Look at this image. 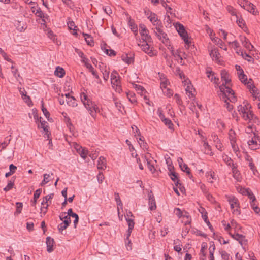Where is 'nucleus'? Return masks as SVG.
Returning <instances> with one entry per match:
<instances>
[{
	"label": "nucleus",
	"instance_id": "obj_1",
	"mask_svg": "<svg viewBox=\"0 0 260 260\" xmlns=\"http://www.w3.org/2000/svg\"><path fill=\"white\" fill-rule=\"evenodd\" d=\"M243 104V105H240L238 106V111L240 114H242V117L246 121L258 124L259 121L257 117L253 114L252 111H251V105L247 101H244Z\"/></svg>",
	"mask_w": 260,
	"mask_h": 260
},
{
	"label": "nucleus",
	"instance_id": "obj_2",
	"mask_svg": "<svg viewBox=\"0 0 260 260\" xmlns=\"http://www.w3.org/2000/svg\"><path fill=\"white\" fill-rule=\"evenodd\" d=\"M219 89L221 92V99H228L232 103H235L237 101L234 91L228 86H226V85H220Z\"/></svg>",
	"mask_w": 260,
	"mask_h": 260
},
{
	"label": "nucleus",
	"instance_id": "obj_3",
	"mask_svg": "<svg viewBox=\"0 0 260 260\" xmlns=\"http://www.w3.org/2000/svg\"><path fill=\"white\" fill-rule=\"evenodd\" d=\"M219 89L221 92V99H228L232 103H235L237 101L234 91L228 86H226V85H220Z\"/></svg>",
	"mask_w": 260,
	"mask_h": 260
},
{
	"label": "nucleus",
	"instance_id": "obj_4",
	"mask_svg": "<svg viewBox=\"0 0 260 260\" xmlns=\"http://www.w3.org/2000/svg\"><path fill=\"white\" fill-rule=\"evenodd\" d=\"M83 103L91 116L95 118L96 116V113L100 112L98 106L89 99H87L86 101H84Z\"/></svg>",
	"mask_w": 260,
	"mask_h": 260
},
{
	"label": "nucleus",
	"instance_id": "obj_5",
	"mask_svg": "<svg viewBox=\"0 0 260 260\" xmlns=\"http://www.w3.org/2000/svg\"><path fill=\"white\" fill-rule=\"evenodd\" d=\"M175 26L177 32L183 40L185 44L189 46L191 44V41L188 39V35L185 29L184 26L179 22L176 23Z\"/></svg>",
	"mask_w": 260,
	"mask_h": 260
},
{
	"label": "nucleus",
	"instance_id": "obj_6",
	"mask_svg": "<svg viewBox=\"0 0 260 260\" xmlns=\"http://www.w3.org/2000/svg\"><path fill=\"white\" fill-rule=\"evenodd\" d=\"M229 234L234 239L238 241L242 247L247 245V240L246 239L244 235L238 233L232 234L231 233H229Z\"/></svg>",
	"mask_w": 260,
	"mask_h": 260
},
{
	"label": "nucleus",
	"instance_id": "obj_7",
	"mask_svg": "<svg viewBox=\"0 0 260 260\" xmlns=\"http://www.w3.org/2000/svg\"><path fill=\"white\" fill-rule=\"evenodd\" d=\"M149 40H144L143 38V42L142 44H139V46H141L142 50L144 51L145 53L148 54L150 56H152L154 55L152 50L150 49V46L148 44L147 42L149 41Z\"/></svg>",
	"mask_w": 260,
	"mask_h": 260
},
{
	"label": "nucleus",
	"instance_id": "obj_8",
	"mask_svg": "<svg viewBox=\"0 0 260 260\" xmlns=\"http://www.w3.org/2000/svg\"><path fill=\"white\" fill-rule=\"evenodd\" d=\"M256 139H257V138H254L253 136L251 139L248 141V144L250 149L256 150L259 148V143H258Z\"/></svg>",
	"mask_w": 260,
	"mask_h": 260
},
{
	"label": "nucleus",
	"instance_id": "obj_9",
	"mask_svg": "<svg viewBox=\"0 0 260 260\" xmlns=\"http://www.w3.org/2000/svg\"><path fill=\"white\" fill-rule=\"evenodd\" d=\"M221 79L222 82L221 85H226L231 81V79L229 78V74L226 71L222 70L221 72Z\"/></svg>",
	"mask_w": 260,
	"mask_h": 260
},
{
	"label": "nucleus",
	"instance_id": "obj_10",
	"mask_svg": "<svg viewBox=\"0 0 260 260\" xmlns=\"http://www.w3.org/2000/svg\"><path fill=\"white\" fill-rule=\"evenodd\" d=\"M47 250L49 253L53 251V246L54 244V240L50 237H47L46 238Z\"/></svg>",
	"mask_w": 260,
	"mask_h": 260
},
{
	"label": "nucleus",
	"instance_id": "obj_11",
	"mask_svg": "<svg viewBox=\"0 0 260 260\" xmlns=\"http://www.w3.org/2000/svg\"><path fill=\"white\" fill-rule=\"evenodd\" d=\"M240 40L242 45L249 50H251L253 48V46L251 44L250 41L245 36L241 37Z\"/></svg>",
	"mask_w": 260,
	"mask_h": 260
},
{
	"label": "nucleus",
	"instance_id": "obj_12",
	"mask_svg": "<svg viewBox=\"0 0 260 260\" xmlns=\"http://www.w3.org/2000/svg\"><path fill=\"white\" fill-rule=\"evenodd\" d=\"M119 76L118 74L116 71H113L111 74V84L115 86V85H117V84H119L120 82L119 81Z\"/></svg>",
	"mask_w": 260,
	"mask_h": 260
},
{
	"label": "nucleus",
	"instance_id": "obj_13",
	"mask_svg": "<svg viewBox=\"0 0 260 260\" xmlns=\"http://www.w3.org/2000/svg\"><path fill=\"white\" fill-rule=\"evenodd\" d=\"M75 148L80 156L85 159L87 154V150L79 145H76Z\"/></svg>",
	"mask_w": 260,
	"mask_h": 260
},
{
	"label": "nucleus",
	"instance_id": "obj_14",
	"mask_svg": "<svg viewBox=\"0 0 260 260\" xmlns=\"http://www.w3.org/2000/svg\"><path fill=\"white\" fill-rule=\"evenodd\" d=\"M242 7L246 10L248 12L255 14V6L251 3L246 2L243 6L240 5Z\"/></svg>",
	"mask_w": 260,
	"mask_h": 260
},
{
	"label": "nucleus",
	"instance_id": "obj_15",
	"mask_svg": "<svg viewBox=\"0 0 260 260\" xmlns=\"http://www.w3.org/2000/svg\"><path fill=\"white\" fill-rule=\"evenodd\" d=\"M97 167L98 169L104 170L106 168V160L103 156H100L99 158Z\"/></svg>",
	"mask_w": 260,
	"mask_h": 260
},
{
	"label": "nucleus",
	"instance_id": "obj_16",
	"mask_svg": "<svg viewBox=\"0 0 260 260\" xmlns=\"http://www.w3.org/2000/svg\"><path fill=\"white\" fill-rule=\"evenodd\" d=\"M245 159L247 162H248V166L253 173H254L255 171H257L256 168L255 167L254 164L253 162V159L251 157L246 154L245 156Z\"/></svg>",
	"mask_w": 260,
	"mask_h": 260
},
{
	"label": "nucleus",
	"instance_id": "obj_17",
	"mask_svg": "<svg viewBox=\"0 0 260 260\" xmlns=\"http://www.w3.org/2000/svg\"><path fill=\"white\" fill-rule=\"evenodd\" d=\"M148 19H149L154 26L156 25V23L158 24L159 23H161V21L158 19L157 15L154 13H151V15L148 16Z\"/></svg>",
	"mask_w": 260,
	"mask_h": 260
},
{
	"label": "nucleus",
	"instance_id": "obj_18",
	"mask_svg": "<svg viewBox=\"0 0 260 260\" xmlns=\"http://www.w3.org/2000/svg\"><path fill=\"white\" fill-rule=\"evenodd\" d=\"M67 215L70 217H72L73 218H76V221L75 222H74V228H76L77 227V225L78 223V221H79V216L78 215L75 213H74L73 212V210H72V208H70L68 209V212H67Z\"/></svg>",
	"mask_w": 260,
	"mask_h": 260
},
{
	"label": "nucleus",
	"instance_id": "obj_19",
	"mask_svg": "<svg viewBox=\"0 0 260 260\" xmlns=\"http://www.w3.org/2000/svg\"><path fill=\"white\" fill-rule=\"evenodd\" d=\"M156 36L163 43H167L169 40L167 34L164 32L162 29L160 30V32L157 33Z\"/></svg>",
	"mask_w": 260,
	"mask_h": 260
},
{
	"label": "nucleus",
	"instance_id": "obj_20",
	"mask_svg": "<svg viewBox=\"0 0 260 260\" xmlns=\"http://www.w3.org/2000/svg\"><path fill=\"white\" fill-rule=\"evenodd\" d=\"M149 205L150 210H154L156 208L154 197L153 194L149 195Z\"/></svg>",
	"mask_w": 260,
	"mask_h": 260
},
{
	"label": "nucleus",
	"instance_id": "obj_21",
	"mask_svg": "<svg viewBox=\"0 0 260 260\" xmlns=\"http://www.w3.org/2000/svg\"><path fill=\"white\" fill-rule=\"evenodd\" d=\"M178 162L179 164V167L183 171L185 172L188 175L190 174V169L187 166V165L185 164H183V160L181 158H179Z\"/></svg>",
	"mask_w": 260,
	"mask_h": 260
},
{
	"label": "nucleus",
	"instance_id": "obj_22",
	"mask_svg": "<svg viewBox=\"0 0 260 260\" xmlns=\"http://www.w3.org/2000/svg\"><path fill=\"white\" fill-rule=\"evenodd\" d=\"M129 213L131 214V217H127L129 215L127 214L126 216H125V218L128 225V229H129V230H133L135 225V222L134 221V217L131 212H129Z\"/></svg>",
	"mask_w": 260,
	"mask_h": 260
},
{
	"label": "nucleus",
	"instance_id": "obj_23",
	"mask_svg": "<svg viewBox=\"0 0 260 260\" xmlns=\"http://www.w3.org/2000/svg\"><path fill=\"white\" fill-rule=\"evenodd\" d=\"M232 170L233 177L238 181H240L241 179V174L235 165L232 167Z\"/></svg>",
	"mask_w": 260,
	"mask_h": 260
},
{
	"label": "nucleus",
	"instance_id": "obj_24",
	"mask_svg": "<svg viewBox=\"0 0 260 260\" xmlns=\"http://www.w3.org/2000/svg\"><path fill=\"white\" fill-rule=\"evenodd\" d=\"M210 55L215 61H217L219 59L220 54L218 49L216 48L212 49L210 52Z\"/></svg>",
	"mask_w": 260,
	"mask_h": 260
},
{
	"label": "nucleus",
	"instance_id": "obj_25",
	"mask_svg": "<svg viewBox=\"0 0 260 260\" xmlns=\"http://www.w3.org/2000/svg\"><path fill=\"white\" fill-rule=\"evenodd\" d=\"M54 74L59 78H62L65 75V71L62 68L58 66L56 68Z\"/></svg>",
	"mask_w": 260,
	"mask_h": 260
},
{
	"label": "nucleus",
	"instance_id": "obj_26",
	"mask_svg": "<svg viewBox=\"0 0 260 260\" xmlns=\"http://www.w3.org/2000/svg\"><path fill=\"white\" fill-rule=\"evenodd\" d=\"M248 86L253 95L256 99L259 98L260 94L257 92V90L255 87L252 84H248Z\"/></svg>",
	"mask_w": 260,
	"mask_h": 260
},
{
	"label": "nucleus",
	"instance_id": "obj_27",
	"mask_svg": "<svg viewBox=\"0 0 260 260\" xmlns=\"http://www.w3.org/2000/svg\"><path fill=\"white\" fill-rule=\"evenodd\" d=\"M228 201L232 209H234L235 207H239V204L238 203V200L237 198L235 197H232L230 198Z\"/></svg>",
	"mask_w": 260,
	"mask_h": 260
},
{
	"label": "nucleus",
	"instance_id": "obj_28",
	"mask_svg": "<svg viewBox=\"0 0 260 260\" xmlns=\"http://www.w3.org/2000/svg\"><path fill=\"white\" fill-rule=\"evenodd\" d=\"M243 193L248 196V198L251 200V201H255L256 198L254 196L253 192L249 188H246L244 189Z\"/></svg>",
	"mask_w": 260,
	"mask_h": 260
},
{
	"label": "nucleus",
	"instance_id": "obj_29",
	"mask_svg": "<svg viewBox=\"0 0 260 260\" xmlns=\"http://www.w3.org/2000/svg\"><path fill=\"white\" fill-rule=\"evenodd\" d=\"M66 102L70 106L74 107L77 106V101L75 98L73 96H72L71 98H68V99L66 100Z\"/></svg>",
	"mask_w": 260,
	"mask_h": 260
},
{
	"label": "nucleus",
	"instance_id": "obj_30",
	"mask_svg": "<svg viewBox=\"0 0 260 260\" xmlns=\"http://www.w3.org/2000/svg\"><path fill=\"white\" fill-rule=\"evenodd\" d=\"M15 178L13 177L10 181L7 184V185L4 188V190L6 192L9 191L11 189L13 188L14 185V181Z\"/></svg>",
	"mask_w": 260,
	"mask_h": 260
},
{
	"label": "nucleus",
	"instance_id": "obj_31",
	"mask_svg": "<svg viewBox=\"0 0 260 260\" xmlns=\"http://www.w3.org/2000/svg\"><path fill=\"white\" fill-rule=\"evenodd\" d=\"M148 30L146 27H144V29H142L140 31V34L142 36V39L143 38L144 40H150L151 39V36L148 34Z\"/></svg>",
	"mask_w": 260,
	"mask_h": 260
},
{
	"label": "nucleus",
	"instance_id": "obj_32",
	"mask_svg": "<svg viewBox=\"0 0 260 260\" xmlns=\"http://www.w3.org/2000/svg\"><path fill=\"white\" fill-rule=\"evenodd\" d=\"M222 159L229 166L232 167L235 165L233 162L232 159L227 155L223 154L222 155Z\"/></svg>",
	"mask_w": 260,
	"mask_h": 260
},
{
	"label": "nucleus",
	"instance_id": "obj_33",
	"mask_svg": "<svg viewBox=\"0 0 260 260\" xmlns=\"http://www.w3.org/2000/svg\"><path fill=\"white\" fill-rule=\"evenodd\" d=\"M101 71L103 74V79L107 81L109 78V71L105 66L101 67Z\"/></svg>",
	"mask_w": 260,
	"mask_h": 260
},
{
	"label": "nucleus",
	"instance_id": "obj_34",
	"mask_svg": "<svg viewBox=\"0 0 260 260\" xmlns=\"http://www.w3.org/2000/svg\"><path fill=\"white\" fill-rule=\"evenodd\" d=\"M144 158L147 161V167L149 170L151 172L152 174H154L156 171L154 164H152L151 160L147 159L146 156H144Z\"/></svg>",
	"mask_w": 260,
	"mask_h": 260
},
{
	"label": "nucleus",
	"instance_id": "obj_35",
	"mask_svg": "<svg viewBox=\"0 0 260 260\" xmlns=\"http://www.w3.org/2000/svg\"><path fill=\"white\" fill-rule=\"evenodd\" d=\"M41 192H42V189H41V188H39L35 191L34 194V201L31 204V205L32 206H35L36 202H37V200L39 198L40 194L41 193Z\"/></svg>",
	"mask_w": 260,
	"mask_h": 260
},
{
	"label": "nucleus",
	"instance_id": "obj_36",
	"mask_svg": "<svg viewBox=\"0 0 260 260\" xmlns=\"http://www.w3.org/2000/svg\"><path fill=\"white\" fill-rule=\"evenodd\" d=\"M238 73L239 74V80L242 83H244L245 84H246L247 83V78L246 75L244 74L243 70H241V73ZM247 84H249L250 82H247Z\"/></svg>",
	"mask_w": 260,
	"mask_h": 260
},
{
	"label": "nucleus",
	"instance_id": "obj_37",
	"mask_svg": "<svg viewBox=\"0 0 260 260\" xmlns=\"http://www.w3.org/2000/svg\"><path fill=\"white\" fill-rule=\"evenodd\" d=\"M229 138L230 140V142L234 143L237 141L236 133L235 131L232 129H230L229 132Z\"/></svg>",
	"mask_w": 260,
	"mask_h": 260
},
{
	"label": "nucleus",
	"instance_id": "obj_38",
	"mask_svg": "<svg viewBox=\"0 0 260 260\" xmlns=\"http://www.w3.org/2000/svg\"><path fill=\"white\" fill-rule=\"evenodd\" d=\"M203 147L205 149L204 153L205 154L212 155L211 147L206 141H204Z\"/></svg>",
	"mask_w": 260,
	"mask_h": 260
},
{
	"label": "nucleus",
	"instance_id": "obj_39",
	"mask_svg": "<svg viewBox=\"0 0 260 260\" xmlns=\"http://www.w3.org/2000/svg\"><path fill=\"white\" fill-rule=\"evenodd\" d=\"M127 96L131 103L135 104L137 103L136 95L134 92H129L127 93Z\"/></svg>",
	"mask_w": 260,
	"mask_h": 260
},
{
	"label": "nucleus",
	"instance_id": "obj_40",
	"mask_svg": "<svg viewBox=\"0 0 260 260\" xmlns=\"http://www.w3.org/2000/svg\"><path fill=\"white\" fill-rule=\"evenodd\" d=\"M83 36L84 37L85 40H86L88 45H89L90 46L93 45V41L92 38L90 35L85 33H83Z\"/></svg>",
	"mask_w": 260,
	"mask_h": 260
},
{
	"label": "nucleus",
	"instance_id": "obj_41",
	"mask_svg": "<svg viewBox=\"0 0 260 260\" xmlns=\"http://www.w3.org/2000/svg\"><path fill=\"white\" fill-rule=\"evenodd\" d=\"M11 140V136H7L5 138V139L4 141V142L0 144V145L2 146V150H3L6 148V147L10 143Z\"/></svg>",
	"mask_w": 260,
	"mask_h": 260
},
{
	"label": "nucleus",
	"instance_id": "obj_42",
	"mask_svg": "<svg viewBox=\"0 0 260 260\" xmlns=\"http://www.w3.org/2000/svg\"><path fill=\"white\" fill-rule=\"evenodd\" d=\"M215 247L214 244L213 243L212 245H210L209 250V260H214V252Z\"/></svg>",
	"mask_w": 260,
	"mask_h": 260
},
{
	"label": "nucleus",
	"instance_id": "obj_43",
	"mask_svg": "<svg viewBox=\"0 0 260 260\" xmlns=\"http://www.w3.org/2000/svg\"><path fill=\"white\" fill-rule=\"evenodd\" d=\"M43 176H44V179L43 180V181L40 183V185L41 186H43L45 184H46L47 183H48L49 182V181L51 180V179L50 178V177H51L50 174H44Z\"/></svg>",
	"mask_w": 260,
	"mask_h": 260
},
{
	"label": "nucleus",
	"instance_id": "obj_44",
	"mask_svg": "<svg viewBox=\"0 0 260 260\" xmlns=\"http://www.w3.org/2000/svg\"><path fill=\"white\" fill-rule=\"evenodd\" d=\"M208 176H210V177L208 178V181L211 183H213V180H216V177L215 176V173L214 172L212 171H210L208 172L207 173Z\"/></svg>",
	"mask_w": 260,
	"mask_h": 260
},
{
	"label": "nucleus",
	"instance_id": "obj_45",
	"mask_svg": "<svg viewBox=\"0 0 260 260\" xmlns=\"http://www.w3.org/2000/svg\"><path fill=\"white\" fill-rule=\"evenodd\" d=\"M164 124L168 126V127L170 129H173L174 125L171 121V120L169 118L164 119V120L162 121Z\"/></svg>",
	"mask_w": 260,
	"mask_h": 260
},
{
	"label": "nucleus",
	"instance_id": "obj_46",
	"mask_svg": "<svg viewBox=\"0 0 260 260\" xmlns=\"http://www.w3.org/2000/svg\"><path fill=\"white\" fill-rule=\"evenodd\" d=\"M202 213V218L204 219V221L207 223V224L209 226V229L211 231H213V228L211 224L209 222V220L208 219L207 213L205 212V213L204 214L203 213Z\"/></svg>",
	"mask_w": 260,
	"mask_h": 260
},
{
	"label": "nucleus",
	"instance_id": "obj_47",
	"mask_svg": "<svg viewBox=\"0 0 260 260\" xmlns=\"http://www.w3.org/2000/svg\"><path fill=\"white\" fill-rule=\"evenodd\" d=\"M87 68L89 69V71L92 73V74L96 78L99 79V76L98 75L96 71L94 70V68L90 64H88L87 65Z\"/></svg>",
	"mask_w": 260,
	"mask_h": 260
},
{
	"label": "nucleus",
	"instance_id": "obj_48",
	"mask_svg": "<svg viewBox=\"0 0 260 260\" xmlns=\"http://www.w3.org/2000/svg\"><path fill=\"white\" fill-rule=\"evenodd\" d=\"M122 59L123 61L128 64H129L133 61V58L132 57L128 56L127 54H125L122 56Z\"/></svg>",
	"mask_w": 260,
	"mask_h": 260
},
{
	"label": "nucleus",
	"instance_id": "obj_49",
	"mask_svg": "<svg viewBox=\"0 0 260 260\" xmlns=\"http://www.w3.org/2000/svg\"><path fill=\"white\" fill-rule=\"evenodd\" d=\"M155 26V28L153 29L154 32L155 34V35L160 32V30L162 29L163 25L162 24V23H159L158 24L157 23L156 24V25Z\"/></svg>",
	"mask_w": 260,
	"mask_h": 260
},
{
	"label": "nucleus",
	"instance_id": "obj_50",
	"mask_svg": "<svg viewBox=\"0 0 260 260\" xmlns=\"http://www.w3.org/2000/svg\"><path fill=\"white\" fill-rule=\"evenodd\" d=\"M53 194H50L49 195L46 196L43 198V201L41 203L42 205H44L47 204V202L50 199H52L53 197Z\"/></svg>",
	"mask_w": 260,
	"mask_h": 260
},
{
	"label": "nucleus",
	"instance_id": "obj_51",
	"mask_svg": "<svg viewBox=\"0 0 260 260\" xmlns=\"http://www.w3.org/2000/svg\"><path fill=\"white\" fill-rule=\"evenodd\" d=\"M255 201H251L250 205L253 210L256 214H258L260 212V208L255 205Z\"/></svg>",
	"mask_w": 260,
	"mask_h": 260
},
{
	"label": "nucleus",
	"instance_id": "obj_52",
	"mask_svg": "<svg viewBox=\"0 0 260 260\" xmlns=\"http://www.w3.org/2000/svg\"><path fill=\"white\" fill-rule=\"evenodd\" d=\"M206 74L208 78L211 80V81L213 82L214 81V76H216L215 74L212 71L207 70Z\"/></svg>",
	"mask_w": 260,
	"mask_h": 260
},
{
	"label": "nucleus",
	"instance_id": "obj_53",
	"mask_svg": "<svg viewBox=\"0 0 260 260\" xmlns=\"http://www.w3.org/2000/svg\"><path fill=\"white\" fill-rule=\"evenodd\" d=\"M16 211L15 213L16 214H19L21 212V210L23 207V204L21 202H17L16 204Z\"/></svg>",
	"mask_w": 260,
	"mask_h": 260
},
{
	"label": "nucleus",
	"instance_id": "obj_54",
	"mask_svg": "<svg viewBox=\"0 0 260 260\" xmlns=\"http://www.w3.org/2000/svg\"><path fill=\"white\" fill-rule=\"evenodd\" d=\"M42 103V105H41V109H42V111L44 115V116L47 118H48L49 117V116H50V113L48 111V110H47V109L46 108L44 107V103H43V101H42L41 102Z\"/></svg>",
	"mask_w": 260,
	"mask_h": 260
},
{
	"label": "nucleus",
	"instance_id": "obj_55",
	"mask_svg": "<svg viewBox=\"0 0 260 260\" xmlns=\"http://www.w3.org/2000/svg\"><path fill=\"white\" fill-rule=\"evenodd\" d=\"M215 42L217 43V45H218L221 48L223 49L225 51L228 50L227 47H223L224 43L220 39L217 38V39L215 40Z\"/></svg>",
	"mask_w": 260,
	"mask_h": 260
},
{
	"label": "nucleus",
	"instance_id": "obj_56",
	"mask_svg": "<svg viewBox=\"0 0 260 260\" xmlns=\"http://www.w3.org/2000/svg\"><path fill=\"white\" fill-rule=\"evenodd\" d=\"M236 22L239 27L242 28L245 25V21L241 17H239L238 16L236 17Z\"/></svg>",
	"mask_w": 260,
	"mask_h": 260
},
{
	"label": "nucleus",
	"instance_id": "obj_57",
	"mask_svg": "<svg viewBox=\"0 0 260 260\" xmlns=\"http://www.w3.org/2000/svg\"><path fill=\"white\" fill-rule=\"evenodd\" d=\"M228 11L233 16H237L236 10L232 6H228L226 8Z\"/></svg>",
	"mask_w": 260,
	"mask_h": 260
},
{
	"label": "nucleus",
	"instance_id": "obj_58",
	"mask_svg": "<svg viewBox=\"0 0 260 260\" xmlns=\"http://www.w3.org/2000/svg\"><path fill=\"white\" fill-rule=\"evenodd\" d=\"M114 196H115V201L116 202L117 205L118 206L122 207V203L121 201L120 200L119 193L115 192V194H114Z\"/></svg>",
	"mask_w": 260,
	"mask_h": 260
},
{
	"label": "nucleus",
	"instance_id": "obj_59",
	"mask_svg": "<svg viewBox=\"0 0 260 260\" xmlns=\"http://www.w3.org/2000/svg\"><path fill=\"white\" fill-rule=\"evenodd\" d=\"M223 101L224 102V106L227 108L228 111H231L233 109V106L232 105H231L228 101H229L228 99H222Z\"/></svg>",
	"mask_w": 260,
	"mask_h": 260
},
{
	"label": "nucleus",
	"instance_id": "obj_60",
	"mask_svg": "<svg viewBox=\"0 0 260 260\" xmlns=\"http://www.w3.org/2000/svg\"><path fill=\"white\" fill-rule=\"evenodd\" d=\"M0 53L5 60H6L7 61H8L10 62H12V63L13 62L12 60L8 57L6 53H5L4 52V51L1 48H0Z\"/></svg>",
	"mask_w": 260,
	"mask_h": 260
},
{
	"label": "nucleus",
	"instance_id": "obj_61",
	"mask_svg": "<svg viewBox=\"0 0 260 260\" xmlns=\"http://www.w3.org/2000/svg\"><path fill=\"white\" fill-rule=\"evenodd\" d=\"M241 55L243 56V57L245 59L247 60L249 62L253 61L254 60L253 58L246 53H244V54H243L242 52Z\"/></svg>",
	"mask_w": 260,
	"mask_h": 260
},
{
	"label": "nucleus",
	"instance_id": "obj_62",
	"mask_svg": "<svg viewBox=\"0 0 260 260\" xmlns=\"http://www.w3.org/2000/svg\"><path fill=\"white\" fill-rule=\"evenodd\" d=\"M169 176H170L172 180H173L174 182H175L176 180L178 179V174L175 172H171L169 174Z\"/></svg>",
	"mask_w": 260,
	"mask_h": 260
},
{
	"label": "nucleus",
	"instance_id": "obj_63",
	"mask_svg": "<svg viewBox=\"0 0 260 260\" xmlns=\"http://www.w3.org/2000/svg\"><path fill=\"white\" fill-rule=\"evenodd\" d=\"M220 253L222 259L224 260H230V254H229L226 251H222Z\"/></svg>",
	"mask_w": 260,
	"mask_h": 260
},
{
	"label": "nucleus",
	"instance_id": "obj_64",
	"mask_svg": "<svg viewBox=\"0 0 260 260\" xmlns=\"http://www.w3.org/2000/svg\"><path fill=\"white\" fill-rule=\"evenodd\" d=\"M38 17L43 18L44 17V15L40 8H38L35 13Z\"/></svg>",
	"mask_w": 260,
	"mask_h": 260
}]
</instances>
